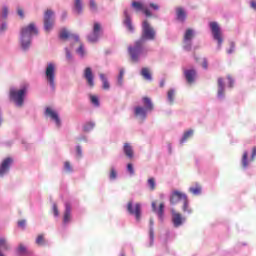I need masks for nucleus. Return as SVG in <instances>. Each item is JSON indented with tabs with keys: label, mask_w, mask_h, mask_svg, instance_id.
<instances>
[{
	"label": "nucleus",
	"mask_w": 256,
	"mask_h": 256,
	"mask_svg": "<svg viewBox=\"0 0 256 256\" xmlns=\"http://www.w3.org/2000/svg\"><path fill=\"white\" fill-rule=\"evenodd\" d=\"M155 39V29L151 27L149 24V21L144 20L142 23V36L140 40H137L134 43V47L130 46L128 47V52L131 57V60L134 63H137L139 61V57L145 53L147 55V51H145V48L143 45H145V41H154Z\"/></svg>",
	"instance_id": "obj_1"
},
{
	"label": "nucleus",
	"mask_w": 256,
	"mask_h": 256,
	"mask_svg": "<svg viewBox=\"0 0 256 256\" xmlns=\"http://www.w3.org/2000/svg\"><path fill=\"white\" fill-rule=\"evenodd\" d=\"M39 31L35 26V23H30L28 26L21 29V45L22 49L27 50L28 47H31V36L38 35Z\"/></svg>",
	"instance_id": "obj_2"
},
{
	"label": "nucleus",
	"mask_w": 256,
	"mask_h": 256,
	"mask_svg": "<svg viewBox=\"0 0 256 256\" xmlns=\"http://www.w3.org/2000/svg\"><path fill=\"white\" fill-rule=\"evenodd\" d=\"M25 95H27V86H23L21 89H10V101H13L17 107H23L25 101Z\"/></svg>",
	"instance_id": "obj_3"
},
{
	"label": "nucleus",
	"mask_w": 256,
	"mask_h": 256,
	"mask_svg": "<svg viewBox=\"0 0 256 256\" xmlns=\"http://www.w3.org/2000/svg\"><path fill=\"white\" fill-rule=\"evenodd\" d=\"M53 15H55V13L53 10L49 9L44 13V29L47 33H49V31L53 29V25H55V19L53 18Z\"/></svg>",
	"instance_id": "obj_4"
},
{
	"label": "nucleus",
	"mask_w": 256,
	"mask_h": 256,
	"mask_svg": "<svg viewBox=\"0 0 256 256\" xmlns=\"http://www.w3.org/2000/svg\"><path fill=\"white\" fill-rule=\"evenodd\" d=\"M46 81H48L50 87L55 89V64L49 63L45 71Z\"/></svg>",
	"instance_id": "obj_5"
},
{
	"label": "nucleus",
	"mask_w": 256,
	"mask_h": 256,
	"mask_svg": "<svg viewBox=\"0 0 256 256\" xmlns=\"http://www.w3.org/2000/svg\"><path fill=\"white\" fill-rule=\"evenodd\" d=\"M210 28L213 38L215 41H218V47L221 48V45L223 44V36L221 34V28L219 27V24H217V22H211Z\"/></svg>",
	"instance_id": "obj_6"
},
{
	"label": "nucleus",
	"mask_w": 256,
	"mask_h": 256,
	"mask_svg": "<svg viewBox=\"0 0 256 256\" xmlns=\"http://www.w3.org/2000/svg\"><path fill=\"white\" fill-rule=\"evenodd\" d=\"M102 28L99 22H95L93 25L92 33L87 36L89 43H97L99 37H101Z\"/></svg>",
	"instance_id": "obj_7"
},
{
	"label": "nucleus",
	"mask_w": 256,
	"mask_h": 256,
	"mask_svg": "<svg viewBox=\"0 0 256 256\" xmlns=\"http://www.w3.org/2000/svg\"><path fill=\"white\" fill-rule=\"evenodd\" d=\"M127 211L130 215H135L137 221H141V204L136 203L133 209V201H129L127 204Z\"/></svg>",
	"instance_id": "obj_8"
},
{
	"label": "nucleus",
	"mask_w": 256,
	"mask_h": 256,
	"mask_svg": "<svg viewBox=\"0 0 256 256\" xmlns=\"http://www.w3.org/2000/svg\"><path fill=\"white\" fill-rule=\"evenodd\" d=\"M11 165H13V158L8 157L5 158L0 164V177H5L7 173H9V169H11Z\"/></svg>",
	"instance_id": "obj_9"
},
{
	"label": "nucleus",
	"mask_w": 256,
	"mask_h": 256,
	"mask_svg": "<svg viewBox=\"0 0 256 256\" xmlns=\"http://www.w3.org/2000/svg\"><path fill=\"white\" fill-rule=\"evenodd\" d=\"M44 115H46V117H50V119L56 123L57 127H61V119L59 118L57 111L51 109V107H47Z\"/></svg>",
	"instance_id": "obj_10"
},
{
	"label": "nucleus",
	"mask_w": 256,
	"mask_h": 256,
	"mask_svg": "<svg viewBox=\"0 0 256 256\" xmlns=\"http://www.w3.org/2000/svg\"><path fill=\"white\" fill-rule=\"evenodd\" d=\"M187 199V195L183 194L180 191H173L171 196H170V203L171 205H177V203H179V201H184Z\"/></svg>",
	"instance_id": "obj_11"
},
{
	"label": "nucleus",
	"mask_w": 256,
	"mask_h": 256,
	"mask_svg": "<svg viewBox=\"0 0 256 256\" xmlns=\"http://www.w3.org/2000/svg\"><path fill=\"white\" fill-rule=\"evenodd\" d=\"M60 39L67 41V39H72L75 43L79 42V36L77 34H71L67 29H62L59 34Z\"/></svg>",
	"instance_id": "obj_12"
},
{
	"label": "nucleus",
	"mask_w": 256,
	"mask_h": 256,
	"mask_svg": "<svg viewBox=\"0 0 256 256\" xmlns=\"http://www.w3.org/2000/svg\"><path fill=\"white\" fill-rule=\"evenodd\" d=\"M123 24L125 27L130 31V33H133L135 31V28L133 27V22L131 21V15H129V10H124V20Z\"/></svg>",
	"instance_id": "obj_13"
},
{
	"label": "nucleus",
	"mask_w": 256,
	"mask_h": 256,
	"mask_svg": "<svg viewBox=\"0 0 256 256\" xmlns=\"http://www.w3.org/2000/svg\"><path fill=\"white\" fill-rule=\"evenodd\" d=\"M171 213L174 227H181V225H183V221H185V218H183L181 213L176 212L175 210H172Z\"/></svg>",
	"instance_id": "obj_14"
},
{
	"label": "nucleus",
	"mask_w": 256,
	"mask_h": 256,
	"mask_svg": "<svg viewBox=\"0 0 256 256\" xmlns=\"http://www.w3.org/2000/svg\"><path fill=\"white\" fill-rule=\"evenodd\" d=\"M84 78L87 81V84L89 87L93 88L95 87V82L93 81L94 76H93V70H91V67H87L84 70Z\"/></svg>",
	"instance_id": "obj_15"
},
{
	"label": "nucleus",
	"mask_w": 256,
	"mask_h": 256,
	"mask_svg": "<svg viewBox=\"0 0 256 256\" xmlns=\"http://www.w3.org/2000/svg\"><path fill=\"white\" fill-rule=\"evenodd\" d=\"M134 115L137 117V119L145 121V119H147V110L141 106H137L134 108Z\"/></svg>",
	"instance_id": "obj_16"
},
{
	"label": "nucleus",
	"mask_w": 256,
	"mask_h": 256,
	"mask_svg": "<svg viewBox=\"0 0 256 256\" xmlns=\"http://www.w3.org/2000/svg\"><path fill=\"white\" fill-rule=\"evenodd\" d=\"M184 75L187 83L191 85V83H195V77H197V71L195 69L185 70Z\"/></svg>",
	"instance_id": "obj_17"
},
{
	"label": "nucleus",
	"mask_w": 256,
	"mask_h": 256,
	"mask_svg": "<svg viewBox=\"0 0 256 256\" xmlns=\"http://www.w3.org/2000/svg\"><path fill=\"white\" fill-rule=\"evenodd\" d=\"M152 210L154 213H157L159 219H163V213L165 211V204L160 203L159 208L157 209V202H152Z\"/></svg>",
	"instance_id": "obj_18"
},
{
	"label": "nucleus",
	"mask_w": 256,
	"mask_h": 256,
	"mask_svg": "<svg viewBox=\"0 0 256 256\" xmlns=\"http://www.w3.org/2000/svg\"><path fill=\"white\" fill-rule=\"evenodd\" d=\"M71 221V204L66 203L65 204V212L63 217V223L67 224Z\"/></svg>",
	"instance_id": "obj_19"
},
{
	"label": "nucleus",
	"mask_w": 256,
	"mask_h": 256,
	"mask_svg": "<svg viewBox=\"0 0 256 256\" xmlns=\"http://www.w3.org/2000/svg\"><path fill=\"white\" fill-rule=\"evenodd\" d=\"M176 18L178 21H181L182 23L187 19V13L182 7H178L176 9Z\"/></svg>",
	"instance_id": "obj_20"
},
{
	"label": "nucleus",
	"mask_w": 256,
	"mask_h": 256,
	"mask_svg": "<svg viewBox=\"0 0 256 256\" xmlns=\"http://www.w3.org/2000/svg\"><path fill=\"white\" fill-rule=\"evenodd\" d=\"M124 154L128 159H133V147L129 143H125L123 147Z\"/></svg>",
	"instance_id": "obj_21"
},
{
	"label": "nucleus",
	"mask_w": 256,
	"mask_h": 256,
	"mask_svg": "<svg viewBox=\"0 0 256 256\" xmlns=\"http://www.w3.org/2000/svg\"><path fill=\"white\" fill-rule=\"evenodd\" d=\"M140 75L145 79L146 81H151L153 77L151 76V71L149 68H142Z\"/></svg>",
	"instance_id": "obj_22"
},
{
	"label": "nucleus",
	"mask_w": 256,
	"mask_h": 256,
	"mask_svg": "<svg viewBox=\"0 0 256 256\" xmlns=\"http://www.w3.org/2000/svg\"><path fill=\"white\" fill-rule=\"evenodd\" d=\"M143 103H144V109L147 111H153V102H151V99L149 97H144L143 98Z\"/></svg>",
	"instance_id": "obj_23"
},
{
	"label": "nucleus",
	"mask_w": 256,
	"mask_h": 256,
	"mask_svg": "<svg viewBox=\"0 0 256 256\" xmlns=\"http://www.w3.org/2000/svg\"><path fill=\"white\" fill-rule=\"evenodd\" d=\"M131 7L134 9V11H144L145 6L141 2L133 1L131 4Z\"/></svg>",
	"instance_id": "obj_24"
},
{
	"label": "nucleus",
	"mask_w": 256,
	"mask_h": 256,
	"mask_svg": "<svg viewBox=\"0 0 256 256\" xmlns=\"http://www.w3.org/2000/svg\"><path fill=\"white\" fill-rule=\"evenodd\" d=\"M194 37L193 29L188 28L184 34V43H187V41H191Z\"/></svg>",
	"instance_id": "obj_25"
},
{
	"label": "nucleus",
	"mask_w": 256,
	"mask_h": 256,
	"mask_svg": "<svg viewBox=\"0 0 256 256\" xmlns=\"http://www.w3.org/2000/svg\"><path fill=\"white\" fill-rule=\"evenodd\" d=\"M46 244H47V240H45V235L39 234L36 238V245L43 247V245H46Z\"/></svg>",
	"instance_id": "obj_26"
},
{
	"label": "nucleus",
	"mask_w": 256,
	"mask_h": 256,
	"mask_svg": "<svg viewBox=\"0 0 256 256\" xmlns=\"http://www.w3.org/2000/svg\"><path fill=\"white\" fill-rule=\"evenodd\" d=\"M182 211L184 213H189V214L193 213V210L189 208V199L188 198L183 200Z\"/></svg>",
	"instance_id": "obj_27"
},
{
	"label": "nucleus",
	"mask_w": 256,
	"mask_h": 256,
	"mask_svg": "<svg viewBox=\"0 0 256 256\" xmlns=\"http://www.w3.org/2000/svg\"><path fill=\"white\" fill-rule=\"evenodd\" d=\"M74 9L76 13L80 14L83 11V4L81 0H74Z\"/></svg>",
	"instance_id": "obj_28"
},
{
	"label": "nucleus",
	"mask_w": 256,
	"mask_h": 256,
	"mask_svg": "<svg viewBox=\"0 0 256 256\" xmlns=\"http://www.w3.org/2000/svg\"><path fill=\"white\" fill-rule=\"evenodd\" d=\"M248 157H249V154L247 152H244L242 156V166L244 167V169H246V167L249 166Z\"/></svg>",
	"instance_id": "obj_29"
},
{
	"label": "nucleus",
	"mask_w": 256,
	"mask_h": 256,
	"mask_svg": "<svg viewBox=\"0 0 256 256\" xmlns=\"http://www.w3.org/2000/svg\"><path fill=\"white\" fill-rule=\"evenodd\" d=\"M189 191L193 195H201V187L199 185H196L195 187H190Z\"/></svg>",
	"instance_id": "obj_30"
},
{
	"label": "nucleus",
	"mask_w": 256,
	"mask_h": 256,
	"mask_svg": "<svg viewBox=\"0 0 256 256\" xmlns=\"http://www.w3.org/2000/svg\"><path fill=\"white\" fill-rule=\"evenodd\" d=\"M169 103L173 104L175 101V90L171 89L167 93Z\"/></svg>",
	"instance_id": "obj_31"
},
{
	"label": "nucleus",
	"mask_w": 256,
	"mask_h": 256,
	"mask_svg": "<svg viewBox=\"0 0 256 256\" xmlns=\"http://www.w3.org/2000/svg\"><path fill=\"white\" fill-rule=\"evenodd\" d=\"M100 79L103 83V89H109L110 85H109V81H107V78L105 77V74H100Z\"/></svg>",
	"instance_id": "obj_32"
},
{
	"label": "nucleus",
	"mask_w": 256,
	"mask_h": 256,
	"mask_svg": "<svg viewBox=\"0 0 256 256\" xmlns=\"http://www.w3.org/2000/svg\"><path fill=\"white\" fill-rule=\"evenodd\" d=\"M94 128H95V123L93 122H88L84 125V131L86 133H89V131H93Z\"/></svg>",
	"instance_id": "obj_33"
},
{
	"label": "nucleus",
	"mask_w": 256,
	"mask_h": 256,
	"mask_svg": "<svg viewBox=\"0 0 256 256\" xmlns=\"http://www.w3.org/2000/svg\"><path fill=\"white\" fill-rule=\"evenodd\" d=\"M190 137H193V130H188L187 132L184 133V135L181 139V143H185V141L187 139H189Z\"/></svg>",
	"instance_id": "obj_34"
},
{
	"label": "nucleus",
	"mask_w": 256,
	"mask_h": 256,
	"mask_svg": "<svg viewBox=\"0 0 256 256\" xmlns=\"http://www.w3.org/2000/svg\"><path fill=\"white\" fill-rule=\"evenodd\" d=\"M90 101L94 107H99V97L90 95Z\"/></svg>",
	"instance_id": "obj_35"
},
{
	"label": "nucleus",
	"mask_w": 256,
	"mask_h": 256,
	"mask_svg": "<svg viewBox=\"0 0 256 256\" xmlns=\"http://www.w3.org/2000/svg\"><path fill=\"white\" fill-rule=\"evenodd\" d=\"M149 236H150V247H153V243L155 241V233L153 231V227H150V231H149Z\"/></svg>",
	"instance_id": "obj_36"
},
{
	"label": "nucleus",
	"mask_w": 256,
	"mask_h": 256,
	"mask_svg": "<svg viewBox=\"0 0 256 256\" xmlns=\"http://www.w3.org/2000/svg\"><path fill=\"white\" fill-rule=\"evenodd\" d=\"M64 169L67 173H71L73 171V167L71 166V162L66 161L64 163Z\"/></svg>",
	"instance_id": "obj_37"
},
{
	"label": "nucleus",
	"mask_w": 256,
	"mask_h": 256,
	"mask_svg": "<svg viewBox=\"0 0 256 256\" xmlns=\"http://www.w3.org/2000/svg\"><path fill=\"white\" fill-rule=\"evenodd\" d=\"M0 247H4V249L6 250L9 249V245H7L5 238L0 239ZM0 256H4V255L0 252Z\"/></svg>",
	"instance_id": "obj_38"
},
{
	"label": "nucleus",
	"mask_w": 256,
	"mask_h": 256,
	"mask_svg": "<svg viewBox=\"0 0 256 256\" xmlns=\"http://www.w3.org/2000/svg\"><path fill=\"white\" fill-rule=\"evenodd\" d=\"M148 185L151 191H155V178H149Z\"/></svg>",
	"instance_id": "obj_39"
},
{
	"label": "nucleus",
	"mask_w": 256,
	"mask_h": 256,
	"mask_svg": "<svg viewBox=\"0 0 256 256\" xmlns=\"http://www.w3.org/2000/svg\"><path fill=\"white\" fill-rule=\"evenodd\" d=\"M18 253L20 255H25V253H27V248L25 247V245L20 244L18 247Z\"/></svg>",
	"instance_id": "obj_40"
},
{
	"label": "nucleus",
	"mask_w": 256,
	"mask_h": 256,
	"mask_svg": "<svg viewBox=\"0 0 256 256\" xmlns=\"http://www.w3.org/2000/svg\"><path fill=\"white\" fill-rule=\"evenodd\" d=\"M125 75V71L120 70L119 76H118V85H123V76Z\"/></svg>",
	"instance_id": "obj_41"
},
{
	"label": "nucleus",
	"mask_w": 256,
	"mask_h": 256,
	"mask_svg": "<svg viewBox=\"0 0 256 256\" xmlns=\"http://www.w3.org/2000/svg\"><path fill=\"white\" fill-rule=\"evenodd\" d=\"M77 53H78V55H80L81 57H84V55H85V48H83V44H81V45L79 46V48L77 49Z\"/></svg>",
	"instance_id": "obj_42"
},
{
	"label": "nucleus",
	"mask_w": 256,
	"mask_h": 256,
	"mask_svg": "<svg viewBox=\"0 0 256 256\" xmlns=\"http://www.w3.org/2000/svg\"><path fill=\"white\" fill-rule=\"evenodd\" d=\"M127 171L130 173V175H135V169L133 168V164L129 163L127 165Z\"/></svg>",
	"instance_id": "obj_43"
},
{
	"label": "nucleus",
	"mask_w": 256,
	"mask_h": 256,
	"mask_svg": "<svg viewBox=\"0 0 256 256\" xmlns=\"http://www.w3.org/2000/svg\"><path fill=\"white\" fill-rule=\"evenodd\" d=\"M7 15H9V9L7 7H4L3 10H2L1 17L3 19H7Z\"/></svg>",
	"instance_id": "obj_44"
},
{
	"label": "nucleus",
	"mask_w": 256,
	"mask_h": 256,
	"mask_svg": "<svg viewBox=\"0 0 256 256\" xmlns=\"http://www.w3.org/2000/svg\"><path fill=\"white\" fill-rule=\"evenodd\" d=\"M90 9L91 11H97V3L95 0H90Z\"/></svg>",
	"instance_id": "obj_45"
},
{
	"label": "nucleus",
	"mask_w": 256,
	"mask_h": 256,
	"mask_svg": "<svg viewBox=\"0 0 256 256\" xmlns=\"http://www.w3.org/2000/svg\"><path fill=\"white\" fill-rule=\"evenodd\" d=\"M17 13H18L19 17H21V19L25 18V12L23 11V8L18 7L17 8Z\"/></svg>",
	"instance_id": "obj_46"
},
{
	"label": "nucleus",
	"mask_w": 256,
	"mask_h": 256,
	"mask_svg": "<svg viewBox=\"0 0 256 256\" xmlns=\"http://www.w3.org/2000/svg\"><path fill=\"white\" fill-rule=\"evenodd\" d=\"M110 179H117V171L113 168L110 170Z\"/></svg>",
	"instance_id": "obj_47"
},
{
	"label": "nucleus",
	"mask_w": 256,
	"mask_h": 256,
	"mask_svg": "<svg viewBox=\"0 0 256 256\" xmlns=\"http://www.w3.org/2000/svg\"><path fill=\"white\" fill-rule=\"evenodd\" d=\"M235 51V43L231 42L230 49L227 50L228 55H231Z\"/></svg>",
	"instance_id": "obj_48"
},
{
	"label": "nucleus",
	"mask_w": 256,
	"mask_h": 256,
	"mask_svg": "<svg viewBox=\"0 0 256 256\" xmlns=\"http://www.w3.org/2000/svg\"><path fill=\"white\" fill-rule=\"evenodd\" d=\"M184 49L185 51H191V41H187V43H184Z\"/></svg>",
	"instance_id": "obj_49"
},
{
	"label": "nucleus",
	"mask_w": 256,
	"mask_h": 256,
	"mask_svg": "<svg viewBox=\"0 0 256 256\" xmlns=\"http://www.w3.org/2000/svg\"><path fill=\"white\" fill-rule=\"evenodd\" d=\"M218 88H225V82H223V78H218Z\"/></svg>",
	"instance_id": "obj_50"
},
{
	"label": "nucleus",
	"mask_w": 256,
	"mask_h": 256,
	"mask_svg": "<svg viewBox=\"0 0 256 256\" xmlns=\"http://www.w3.org/2000/svg\"><path fill=\"white\" fill-rule=\"evenodd\" d=\"M53 213L55 217H59V209L56 204L53 205Z\"/></svg>",
	"instance_id": "obj_51"
},
{
	"label": "nucleus",
	"mask_w": 256,
	"mask_h": 256,
	"mask_svg": "<svg viewBox=\"0 0 256 256\" xmlns=\"http://www.w3.org/2000/svg\"><path fill=\"white\" fill-rule=\"evenodd\" d=\"M25 224H26L25 220L18 221V227H20V229H25Z\"/></svg>",
	"instance_id": "obj_52"
},
{
	"label": "nucleus",
	"mask_w": 256,
	"mask_h": 256,
	"mask_svg": "<svg viewBox=\"0 0 256 256\" xmlns=\"http://www.w3.org/2000/svg\"><path fill=\"white\" fill-rule=\"evenodd\" d=\"M255 157H256V146L252 148L251 161H255Z\"/></svg>",
	"instance_id": "obj_53"
},
{
	"label": "nucleus",
	"mask_w": 256,
	"mask_h": 256,
	"mask_svg": "<svg viewBox=\"0 0 256 256\" xmlns=\"http://www.w3.org/2000/svg\"><path fill=\"white\" fill-rule=\"evenodd\" d=\"M142 12L144 13V15H146V17H151V11L147 8L144 7V10H142Z\"/></svg>",
	"instance_id": "obj_54"
},
{
	"label": "nucleus",
	"mask_w": 256,
	"mask_h": 256,
	"mask_svg": "<svg viewBox=\"0 0 256 256\" xmlns=\"http://www.w3.org/2000/svg\"><path fill=\"white\" fill-rule=\"evenodd\" d=\"M225 95V88H218V97H223Z\"/></svg>",
	"instance_id": "obj_55"
},
{
	"label": "nucleus",
	"mask_w": 256,
	"mask_h": 256,
	"mask_svg": "<svg viewBox=\"0 0 256 256\" xmlns=\"http://www.w3.org/2000/svg\"><path fill=\"white\" fill-rule=\"evenodd\" d=\"M250 7H251V9H253L254 11H256V0H251V1H250Z\"/></svg>",
	"instance_id": "obj_56"
},
{
	"label": "nucleus",
	"mask_w": 256,
	"mask_h": 256,
	"mask_svg": "<svg viewBox=\"0 0 256 256\" xmlns=\"http://www.w3.org/2000/svg\"><path fill=\"white\" fill-rule=\"evenodd\" d=\"M150 7L152 9H154L155 11H159V5L155 4V3H150Z\"/></svg>",
	"instance_id": "obj_57"
},
{
	"label": "nucleus",
	"mask_w": 256,
	"mask_h": 256,
	"mask_svg": "<svg viewBox=\"0 0 256 256\" xmlns=\"http://www.w3.org/2000/svg\"><path fill=\"white\" fill-rule=\"evenodd\" d=\"M76 153H77L78 157H81V155H83V152L81 151V146H77Z\"/></svg>",
	"instance_id": "obj_58"
},
{
	"label": "nucleus",
	"mask_w": 256,
	"mask_h": 256,
	"mask_svg": "<svg viewBox=\"0 0 256 256\" xmlns=\"http://www.w3.org/2000/svg\"><path fill=\"white\" fill-rule=\"evenodd\" d=\"M0 31H7V23H2L0 26Z\"/></svg>",
	"instance_id": "obj_59"
},
{
	"label": "nucleus",
	"mask_w": 256,
	"mask_h": 256,
	"mask_svg": "<svg viewBox=\"0 0 256 256\" xmlns=\"http://www.w3.org/2000/svg\"><path fill=\"white\" fill-rule=\"evenodd\" d=\"M227 79H228V81H229V87H233L234 81H233V78H231V75H228V76H227Z\"/></svg>",
	"instance_id": "obj_60"
},
{
	"label": "nucleus",
	"mask_w": 256,
	"mask_h": 256,
	"mask_svg": "<svg viewBox=\"0 0 256 256\" xmlns=\"http://www.w3.org/2000/svg\"><path fill=\"white\" fill-rule=\"evenodd\" d=\"M208 62H207V59H203V62H202V67H203V69H207V67H208Z\"/></svg>",
	"instance_id": "obj_61"
},
{
	"label": "nucleus",
	"mask_w": 256,
	"mask_h": 256,
	"mask_svg": "<svg viewBox=\"0 0 256 256\" xmlns=\"http://www.w3.org/2000/svg\"><path fill=\"white\" fill-rule=\"evenodd\" d=\"M66 57L69 61H71V52L69 51V49L66 48Z\"/></svg>",
	"instance_id": "obj_62"
},
{
	"label": "nucleus",
	"mask_w": 256,
	"mask_h": 256,
	"mask_svg": "<svg viewBox=\"0 0 256 256\" xmlns=\"http://www.w3.org/2000/svg\"><path fill=\"white\" fill-rule=\"evenodd\" d=\"M160 87H165V80H162V81L160 82Z\"/></svg>",
	"instance_id": "obj_63"
},
{
	"label": "nucleus",
	"mask_w": 256,
	"mask_h": 256,
	"mask_svg": "<svg viewBox=\"0 0 256 256\" xmlns=\"http://www.w3.org/2000/svg\"><path fill=\"white\" fill-rule=\"evenodd\" d=\"M153 225V219H150V227Z\"/></svg>",
	"instance_id": "obj_64"
}]
</instances>
